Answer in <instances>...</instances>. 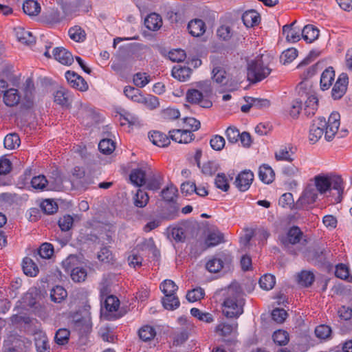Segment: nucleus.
<instances>
[{
    "mask_svg": "<svg viewBox=\"0 0 352 352\" xmlns=\"http://www.w3.org/2000/svg\"><path fill=\"white\" fill-rule=\"evenodd\" d=\"M120 306L119 299L113 296H109L104 302V307L109 312H113L118 310Z\"/></svg>",
    "mask_w": 352,
    "mask_h": 352,
    "instance_id": "54",
    "label": "nucleus"
},
{
    "mask_svg": "<svg viewBox=\"0 0 352 352\" xmlns=\"http://www.w3.org/2000/svg\"><path fill=\"white\" fill-rule=\"evenodd\" d=\"M67 296V291L62 287L57 285L50 292V297L54 302H60Z\"/></svg>",
    "mask_w": 352,
    "mask_h": 352,
    "instance_id": "46",
    "label": "nucleus"
},
{
    "mask_svg": "<svg viewBox=\"0 0 352 352\" xmlns=\"http://www.w3.org/2000/svg\"><path fill=\"white\" fill-rule=\"evenodd\" d=\"M69 337V330L66 328H61L56 332L54 340L58 345H65L68 343Z\"/></svg>",
    "mask_w": 352,
    "mask_h": 352,
    "instance_id": "42",
    "label": "nucleus"
},
{
    "mask_svg": "<svg viewBox=\"0 0 352 352\" xmlns=\"http://www.w3.org/2000/svg\"><path fill=\"white\" fill-rule=\"evenodd\" d=\"M318 193L312 184H309L303 190L302 195L296 202L298 208H307L314 204L318 199Z\"/></svg>",
    "mask_w": 352,
    "mask_h": 352,
    "instance_id": "8",
    "label": "nucleus"
},
{
    "mask_svg": "<svg viewBox=\"0 0 352 352\" xmlns=\"http://www.w3.org/2000/svg\"><path fill=\"white\" fill-rule=\"evenodd\" d=\"M177 189L173 186H168L163 189L161 192V195L164 201L171 203L170 208L172 212L170 214L167 215V217L170 219H174L177 216L178 207L175 204V200L177 198Z\"/></svg>",
    "mask_w": 352,
    "mask_h": 352,
    "instance_id": "10",
    "label": "nucleus"
},
{
    "mask_svg": "<svg viewBox=\"0 0 352 352\" xmlns=\"http://www.w3.org/2000/svg\"><path fill=\"white\" fill-rule=\"evenodd\" d=\"M23 10L26 14L34 16L40 13L41 6L36 1L26 0L23 4Z\"/></svg>",
    "mask_w": 352,
    "mask_h": 352,
    "instance_id": "37",
    "label": "nucleus"
},
{
    "mask_svg": "<svg viewBox=\"0 0 352 352\" xmlns=\"http://www.w3.org/2000/svg\"><path fill=\"white\" fill-rule=\"evenodd\" d=\"M258 177L263 183L269 184L274 180L275 173L271 166L263 164L259 167Z\"/></svg>",
    "mask_w": 352,
    "mask_h": 352,
    "instance_id": "30",
    "label": "nucleus"
},
{
    "mask_svg": "<svg viewBox=\"0 0 352 352\" xmlns=\"http://www.w3.org/2000/svg\"><path fill=\"white\" fill-rule=\"evenodd\" d=\"M231 260L230 254L222 253L219 254V258L209 260L206 264V267L210 272L217 273L223 268L224 261L230 263Z\"/></svg>",
    "mask_w": 352,
    "mask_h": 352,
    "instance_id": "16",
    "label": "nucleus"
},
{
    "mask_svg": "<svg viewBox=\"0 0 352 352\" xmlns=\"http://www.w3.org/2000/svg\"><path fill=\"white\" fill-rule=\"evenodd\" d=\"M187 28L191 36L199 37L205 33L206 25L201 19H194L188 22Z\"/></svg>",
    "mask_w": 352,
    "mask_h": 352,
    "instance_id": "19",
    "label": "nucleus"
},
{
    "mask_svg": "<svg viewBox=\"0 0 352 352\" xmlns=\"http://www.w3.org/2000/svg\"><path fill=\"white\" fill-rule=\"evenodd\" d=\"M160 288L164 294L162 299L164 308L168 310L178 308L180 305L179 300L176 296L178 287L175 282L170 279H166L160 284Z\"/></svg>",
    "mask_w": 352,
    "mask_h": 352,
    "instance_id": "4",
    "label": "nucleus"
},
{
    "mask_svg": "<svg viewBox=\"0 0 352 352\" xmlns=\"http://www.w3.org/2000/svg\"><path fill=\"white\" fill-rule=\"evenodd\" d=\"M204 295V290L201 287H198L188 292L186 298L189 302H193L203 298Z\"/></svg>",
    "mask_w": 352,
    "mask_h": 352,
    "instance_id": "60",
    "label": "nucleus"
},
{
    "mask_svg": "<svg viewBox=\"0 0 352 352\" xmlns=\"http://www.w3.org/2000/svg\"><path fill=\"white\" fill-rule=\"evenodd\" d=\"M314 279V274L310 271L302 270L298 274V283L306 287L311 286Z\"/></svg>",
    "mask_w": 352,
    "mask_h": 352,
    "instance_id": "40",
    "label": "nucleus"
},
{
    "mask_svg": "<svg viewBox=\"0 0 352 352\" xmlns=\"http://www.w3.org/2000/svg\"><path fill=\"white\" fill-rule=\"evenodd\" d=\"M168 133L173 141L179 144H188L195 139V135L188 129H173Z\"/></svg>",
    "mask_w": 352,
    "mask_h": 352,
    "instance_id": "14",
    "label": "nucleus"
},
{
    "mask_svg": "<svg viewBox=\"0 0 352 352\" xmlns=\"http://www.w3.org/2000/svg\"><path fill=\"white\" fill-rule=\"evenodd\" d=\"M242 21L247 28H252L258 25L261 21V16L256 11L250 10L243 14Z\"/></svg>",
    "mask_w": 352,
    "mask_h": 352,
    "instance_id": "26",
    "label": "nucleus"
},
{
    "mask_svg": "<svg viewBox=\"0 0 352 352\" xmlns=\"http://www.w3.org/2000/svg\"><path fill=\"white\" fill-rule=\"evenodd\" d=\"M149 200V197L145 191L138 189L136 194L133 197L134 205L138 208L145 207Z\"/></svg>",
    "mask_w": 352,
    "mask_h": 352,
    "instance_id": "43",
    "label": "nucleus"
},
{
    "mask_svg": "<svg viewBox=\"0 0 352 352\" xmlns=\"http://www.w3.org/2000/svg\"><path fill=\"white\" fill-rule=\"evenodd\" d=\"M190 314L197 318L199 320L210 323L213 322L214 318L211 314L201 311L199 309L193 307L190 309Z\"/></svg>",
    "mask_w": 352,
    "mask_h": 352,
    "instance_id": "47",
    "label": "nucleus"
},
{
    "mask_svg": "<svg viewBox=\"0 0 352 352\" xmlns=\"http://www.w3.org/2000/svg\"><path fill=\"white\" fill-rule=\"evenodd\" d=\"M294 147L291 144L281 146L274 153L276 161H285L292 162L294 157Z\"/></svg>",
    "mask_w": 352,
    "mask_h": 352,
    "instance_id": "18",
    "label": "nucleus"
},
{
    "mask_svg": "<svg viewBox=\"0 0 352 352\" xmlns=\"http://www.w3.org/2000/svg\"><path fill=\"white\" fill-rule=\"evenodd\" d=\"M16 37L19 41L25 45H31L35 43V37L32 34L23 28H14Z\"/></svg>",
    "mask_w": 352,
    "mask_h": 352,
    "instance_id": "28",
    "label": "nucleus"
},
{
    "mask_svg": "<svg viewBox=\"0 0 352 352\" xmlns=\"http://www.w3.org/2000/svg\"><path fill=\"white\" fill-rule=\"evenodd\" d=\"M275 283V276L270 274H264L259 280L260 287L267 291L272 289L274 287Z\"/></svg>",
    "mask_w": 352,
    "mask_h": 352,
    "instance_id": "48",
    "label": "nucleus"
},
{
    "mask_svg": "<svg viewBox=\"0 0 352 352\" xmlns=\"http://www.w3.org/2000/svg\"><path fill=\"white\" fill-rule=\"evenodd\" d=\"M270 56L261 54L248 63L247 78L251 83H256L266 78L271 73Z\"/></svg>",
    "mask_w": 352,
    "mask_h": 352,
    "instance_id": "2",
    "label": "nucleus"
},
{
    "mask_svg": "<svg viewBox=\"0 0 352 352\" xmlns=\"http://www.w3.org/2000/svg\"><path fill=\"white\" fill-rule=\"evenodd\" d=\"M210 144L212 149L219 151L224 148L226 141L223 136L214 135L211 138Z\"/></svg>",
    "mask_w": 352,
    "mask_h": 352,
    "instance_id": "61",
    "label": "nucleus"
},
{
    "mask_svg": "<svg viewBox=\"0 0 352 352\" xmlns=\"http://www.w3.org/2000/svg\"><path fill=\"white\" fill-rule=\"evenodd\" d=\"M245 299L240 293L235 292L228 295L223 303V313L227 318H239L243 313Z\"/></svg>",
    "mask_w": 352,
    "mask_h": 352,
    "instance_id": "3",
    "label": "nucleus"
},
{
    "mask_svg": "<svg viewBox=\"0 0 352 352\" xmlns=\"http://www.w3.org/2000/svg\"><path fill=\"white\" fill-rule=\"evenodd\" d=\"M144 25L149 30L157 31L162 26V19L157 13H151L145 18Z\"/></svg>",
    "mask_w": 352,
    "mask_h": 352,
    "instance_id": "25",
    "label": "nucleus"
},
{
    "mask_svg": "<svg viewBox=\"0 0 352 352\" xmlns=\"http://www.w3.org/2000/svg\"><path fill=\"white\" fill-rule=\"evenodd\" d=\"M186 54L182 49H174L168 52V58L173 62H182L186 59Z\"/></svg>",
    "mask_w": 352,
    "mask_h": 352,
    "instance_id": "63",
    "label": "nucleus"
},
{
    "mask_svg": "<svg viewBox=\"0 0 352 352\" xmlns=\"http://www.w3.org/2000/svg\"><path fill=\"white\" fill-rule=\"evenodd\" d=\"M223 234L218 230L210 232L206 239V244L208 247L216 246L223 242Z\"/></svg>",
    "mask_w": 352,
    "mask_h": 352,
    "instance_id": "39",
    "label": "nucleus"
},
{
    "mask_svg": "<svg viewBox=\"0 0 352 352\" xmlns=\"http://www.w3.org/2000/svg\"><path fill=\"white\" fill-rule=\"evenodd\" d=\"M205 175L212 176L218 170V164L214 161H208L199 167Z\"/></svg>",
    "mask_w": 352,
    "mask_h": 352,
    "instance_id": "56",
    "label": "nucleus"
},
{
    "mask_svg": "<svg viewBox=\"0 0 352 352\" xmlns=\"http://www.w3.org/2000/svg\"><path fill=\"white\" fill-rule=\"evenodd\" d=\"M124 94L128 98H130L131 100L138 103L142 96V94L138 89L131 86H126L124 87Z\"/></svg>",
    "mask_w": 352,
    "mask_h": 352,
    "instance_id": "53",
    "label": "nucleus"
},
{
    "mask_svg": "<svg viewBox=\"0 0 352 352\" xmlns=\"http://www.w3.org/2000/svg\"><path fill=\"white\" fill-rule=\"evenodd\" d=\"M138 333L140 339L144 342L151 341L156 336V330L155 327L149 324L142 326L139 329Z\"/></svg>",
    "mask_w": 352,
    "mask_h": 352,
    "instance_id": "33",
    "label": "nucleus"
},
{
    "mask_svg": "<svg viewBox=\"0 0 352 352\" xmlns=\"http://www.w3.org/2000/svg\"><path fill=\"white\" fill-rule=\"evenodd\" d=\"M116 148L115 142L111 139H103L98 144V149L105 155H109Z\"/></svg>",
    "mask_w": 352,
    "mask_h": 352,
    "instance_id": "49",
    "label": "nucleus"
},
{
    "mask_svg": "<svg viewBox=\"0 0 352 352\" xmlns=\"http://www.w3.org/2000/svg\"><path fill=\"white\" fill-rule=\"evenodd\" d=\"M254 180V174L250 170H243L236 177L234 184L241 192L248 190Z\"/></svg>",
    "mask_w": 352,
    "mask_h": 352,
    "instance_id": "12",
    "label": "nucleus"
},
{
    "mask_svg": "<svg viewBox=\"0 0 352 352\" xmlns=\"http://www.w3.org/2000/svg\"><path fill=\"white\" fill-rule=\"evenodd\" d=\"M236 327H237V324H235L234 325V324H228L226 322H221L216 327L215 331L219 336H230L232 333V332L235 329H236Z\"/></svg>",
    "mask_w": 352,
    "mask_h": 352,
    "instance_id": "50",
    "label": "nucleus"
},
{
    "mask_svg": "<svg viewBox=\"0 0 352 352\" xmlns=\"http://www.w3.org/2000/svg\"><path fill=\"white\" fill-rule=\"evenodd\" d=\"M335 80V71L332 67L326 68L321 74L320 85L322 90L329 89Z\"/></svg>",
    "mask_w": 352,
    "mask_h": 352,
    "instance_id": "22",
    "label": "nucleus"
},
{
    "mask_svg": "<svg viewBox=\"0 0 352 352\" xmlns=\"http://www.w3.org/2000/svg\"><path fill=\"white\" fill-rule=\"evenodd\" d=\"M78 260L75 255H69L62 262V267L65 272H70L72 279L74 282H82L85 280L87 272V270L82 267H76Z\"/></svg>",
    "mask_w": 352,
    "mask_h": 352,
    "instance_id": "6",
    "label": "nucleus"
},
{
    "mask_svg": "<svg viewBox=\"0 0 352 352\" xmlns=\"http://www.w3.org/2000/svg\"><path fill=\"white\" fill-rule=\"evenodd\" d=\"M212 73L213 80L220 85L221 89L219 91L220 93L232 91L236 89V85L229 80L226 72L223 67H215Z\"/></svg>",
    "mask_w": 352,
    "mask_h": 352,
    "instance_id": "7",
    "label": "nucleus"
},
{
    "mask_svg": "<svg viewBox=\"0 0 352 352\" xmlns=\"http://www.w3.org/2000/svg\"><path fill=\"white\" fill-rule=\"evenodd\" d=\"M163 178L159 172L151 171L146 180V188L149 190L157 191L162 186Z\"/></svg>",
    "mask_w": 352,
    "mask_h": 352,
    "instance_id": "21",
    "label": "nucleus"
},
{
    "mask_svg": "<svg viewBox=\"0 0 352 352\" xmlns=\"http://www.w3.org/2000/svg\"><path fill=\"white\" fill-rule=\"evenodd\" d=\"M349 85V76L346 73L340 74L331 90V96L334 100L340 99L346 92Z\"/></svg>",
    "mask_w": 352,
    "mask_h": 352,
    "instance_id": "9",
    "label": "nucleus"
},
{
    "mask_svg": "<svg viewBox=\"0 0 352 352\" xmlns=\"http://www.w3.org/2000/svg\"><path fill=\"white\" fill-rule=\"evenodd\" d=\"M38 254L43 258H50L54 254V246L50 243H43L38 249Z\"/></svg>",
    "mask_w": 352,
    "mask_h": 352,
    "instance_id": "58",
    "label": "nucleus"
},
{
    "mask_svg": "<svg viewBox=\"0 0 352 352\" xmlns=\"http://www.w3.org/2000/svg\"><path fill=\"white\" fill-rule=\"evenodd\" d=\"M215 186L217 188L227 192L230 188L228 179L224 173H218L214 180Z\"/></svg>",
    "mask_w": 352,
    "mask_h": 352,
    "instance_id": "57",
    "label": "nucleus"
},
{
    "mask_svg": "<svg viewBox=\"0 0 352 352\" xmlns=\"http://www.w3.org/2000/svg\"><path fill=\"white\" fill-rule=\"evenodd\" d=\"M205 88L202 91L196 89H189L186 94V101L190 104H199L204 108H210L212 103L208 97L211 94L212 89L210 85L205 82Z\"/></svg>",
    "mask_w": 352,
    "mask_h": 352,
    "instance_id": "5",
    "label": "nucleus"
},
{
    "mask_svg": "<svg viewBox=\"0 0 352 352\" xmlns=\"http://www.w3.org/2000/svg\"><path fill=\"white\" fill-rule=\"evenodd\" d=\"M54 102L62 107H69L72 102L70 92L65 88L60 87L54 94Z\"/></svg>",
    "mask_w": 352,
    "mask_h": 352,
    "instance_id": "20",
    "label": "nucleus"
},
{
    "mask_svg": "<svg viewBox=\"0 0 352 352\" xmlns=\"http://www.w3.org/2000/svg\"><path fill=\"white\" fill-rule=\"evenodd\" d=\"M340 116L338 112H333L328 118L318 117L313 121L309 132V141L311 144L316 143L324 134V138L330 142L336 134L340 124Z\"/></svg>",
    "mask_w": 352,
    "mask_h": 352,
    "instance_id": "1",
    "label": "nucleus"
},
{
    "mask_svg": "<svg viewBox=\"0 0 352 352\" xmlns=\"http://www.w3.org/2000/svg\"><path fill=\"white\" fill-rule=\"evenodd\" d=\"M19 136L16 133L8 134L3 140V144L7 149H14L20 145Z\"/></svg>",
    "mask_w": 352,
    "mask_h": 352,
    "instance_id": "45",
    "label": "nucleus"
},
{
    "mask_svg": "<svg viewBox=\"0 0 352 352\" xmlns=\"http://www.w3.org/2000/svg\"><path fill=\"white\" fill-rule=\"evenodd\" d=\"M19 91L14 88L7 89L3 94V102L6 106L14 107L20 101Z\"/></svg>",
    "mask_w": 352,
    "mask_h": 352,
    "instance_id": "29",
    "label": "nucleus"
},
{
    "mask_svg": "<svg viewBox=\"0 0 352 352\" xmlns=\"http://www.w3.org/2000/svg\"><path fill=\"white\" fill-rule=\"evenodd\" d=\"M273 340L278 345H285L289 340V333L284 330L279 329L276 331L272 336Z\"/></svg>",
    "mask_w": 352,
    "mask_h": 352,
    "instance_id": "52",
    "label": "nucleus"
},
{
    "mask_svg": "<svg viewBox=\"0 0 352 352\" xmlns=\"http://www.w3.org/2000/svg\"><path fill=\"white\" fill-rule=\"evenodd\" d=\"M52 53L54 59L62 65L69 66L74 62V57L72 53L64 47H55Z\"/></svg>",
    "mask_w": 352,
    "mask_h": 352,
    "instance_id": "17",
    "label": "nucleus"
},
{
    "mask_svg": "<svg viewBox=\"0 0 352 352\" xmlns=\"http://www.w3.org/2000/svg\"><path fill=\"white\" fill-rule=\"evenodd\" d=\"M69 38L75 42L81 43L86 39V33L80 26L75 25L69 29Z\"/></svg>",
    "mask_w": 352,
    "mask_h": 352,
    "instance_id": "38",
    "label": "nucleus"
},
{
    "mask_svg": "<svg viewBox=\"0 0 352 352\" xmlns=\"http://www.w3.org/2000/svg\"><path fill=\"white\" fill-rule=\"evenodd\" d=\"M331 333V329L329 326L326 324H320L316 327L315 334L317 338L320 340H325L330 337Z\"/></svg>",
    "mask_w": 352,
    "mask_h": 352,
    "instance_id": "59",
    "label": "nucleus"
},
{
    "mask_svg": "<svg viewBox=\"0 0 352 352\" xmlns=\"http://www.w3.org/2000/svg\"><path fill=\"white\" fill-rule=\"evenodd\" d=\"M31 186L33 189H34L36 192H42L45 190H48V181L45 175H39L37 176H34L31 179L30 182Z\"/></svg>",
    "mask_w": 352,
    "mask_h": 352,
    "instance_id": "32",
    "label": "nucleus"
},
{
    "mask_svg": "<svg viewBox=\"0 0 352 352\" xmlns=\"http://www.w3.org/2000/svg\"><path fill=\"white\" fill-rule=\"evenodd\" d=\"M65 77L69 86L75 89L83 92L86 91L89 89V86L86 80L75 72H66Z\"/></svg>",
    "mask_w": 352,
    "mask_h": 352,
    "instance_id": "11",
    "label": "nucleus"
},
{
    "mask_svg": "<svg viewBox=\"0 0 352 352\" xmlns=\"http://www.w3.org/2000/svg\"><path fill=\"white\" fill-rule=\"evenodd\" d=\"M303 232L297 226L290 227L285 236L281 237L280 241L284 245H296L301 241Z\"/></svg>",
    "mask_w": 352,
    "mask_h": 352,
    "instance_id": "15",
    "label": "nucleus"
},
{
    "mask_svg": "<svg viewBox=\"0 0 352 352\" xmlns=\"http://www.w3.org/2000/svg\"><path fill=\"white\" fill-rule=\"evenodd\" d=\"M314 184H313L318 193L324 194L331 188V182L330 179L324 175H316L314 178Z\"/></svg>",
    "mask_w": 352,
    "mask_h": 352,
    "instance_id": "24",
    "label": "nucleus"
},
{
    "mask_svg": "<svg viewBox=\"0 0 352 352\" xmlns=\"http://www.w3.org/2000/svg\"><path fill=\"white\" fill-rule=\"evenodd\" d=\"M319 36V30L313 25H307L302 30V38L307 43H312L318 38Z\"/></svg>",
    "mask_w": 352,
    "mask_h": 352,
    "instance_id": "35",
    "label": "nucleus"
},
{
    "mask_svg": "<svg viewBox=\"0 0 352 352\" xmlns=\"http://www.w3.org/2000/svg\"><path fill=\"white\" fill-rule=\"evenodd\" d=\"M148 138L154 145L160 147H165L170 144V136L160 131H155L150 133Z\"/></svg>",
    "mask_w": 352,
    "mask_h": 352,
    "instance_id": "27",
    "label": "nucleus"
},
{
    "mask_svg": "<svg viewBox=\"0 0 352 352\" xmlns=\"http://www.w3.org/2000/svg\"><path fill=\"white\" fill-rule=\"evenodd\" d=\"M43 20L49 25H54L60 22L61 16L58 10L52 9L44 14Z\"/></svg>",
    "mask_w": 352,
    "mask_h": 352,
    "instance_id": "51",
    "label": "nucleus"
},
{
    "mask_svg": "<svg viewBox=\"0 0 352 352\" xmlns=\"http://www.w3.org/2000/svg\"><path fill=\"white\" fill-rule=\"evenodd\" d=\"M171 73L174 78L179 81H186L190 78L192 70L187 67L174 66Z\"/></svg>",
    "mask_w": 352,
    "mask_h": 352,
    "instance_id": "34",
    "label": "nucleus"
},
{
    "mask_svg": "<svg viewBox=\"0 0 352 352\" xmlns=\"http://www.w3.org/2000/svg\"><path fill=\"white\" fill-rule=\"evenodd\" d=\"M146 172L143 168H134L131 171L129 179L133 185L141 187L146 184Z\"/></svg>",
    "mask_w": 352,
    "mask_h": 352,
    "instance_id": "23",
    "label": "nucleus"
},
{
    "mask_svg": "<svg viewBox=\"0 0 352 352\" xmlns=\"http://www.w3.org/2000/svg\"><path fill=\"white\" fill-rule=\"evenodd\" d=\"M139 103L143 104L148 109L153 110L160 106V102L157 97L153 95H142Z\"/></svg>",
    "mask_w": 352,
    "mask_h": 352,
    "instance_id": "44",
    "label": "nucleus"
},
{
    "mask_svg": "<svg viewBox=\"0 0 352 352\" xmlns=\"http://www.w3.org/2000/svg\"><path fill=\"white\" fill-rule=\"evenodd\" d=\"M282 173L285 177L295 178L301 176L300 169L294 164L287 165L283 168Z\"/></svg>",
    "mask_w": 352,
    "mask_h": 352,
    "instance_id": "55",
    "label": "nucleus"
},
{
    "mask_svg": "<svg viewBox=\"0 0 352 352\" xmlns=\"http://www.w3.org/2000/svg\"><path fill=\"white\" fill-rule=\"evenodd\" d=\"M74 223L73 217L69 214L64 215L63 217L60 218L58 224L62 231H68L69 230Z\"/></svg>",
    "mask_w": 352,
    "mask_h": 352,
    "instance_id": "64",
    "label": "nucleus"
},
{
    "mask_svg": "<svg viewBox=\"0 0 352 352\" xmlns=\"http://www.w3.org/2000/svg\"><path fill=\"white\" fill-rule=\"evenodd\" d=\"M72 324L74 329L80 335L88 333L92 327L91 317L88 314L85 316H75Z\"/></svg>",
    "mask_w": 352,
    "mask_h": 352,
    "instance_id": "13",
    "label": "nucleus"
},
{
    "mask_svg": "<svg viewBox=\"0 0 352 352\" xmlns=\"http://www.w3.org/2000/svg\"><path fill=\"white\" fill-rule=\"evenodd\" d=\"M295 21L290 25H285L283 27V32L286 34V39L291 43H296L300 41V36L298 31L292 28Z\"/></svg>",
    "mask_w": 352,
    "mask_h": 352,
    "instance_id": "41",
    "label": "nucleus"
},
{
    "mask_svg": "<svg viewBox=\"0 0 352 352\" xmlns=\"http://www.w3.org/2000/svg\"><path fill=\"white\" fill-rule=\"evenodd\" d=\"M22 268L25 274L34 277L39 272L37 265L30 257H25L22 261Z\"/></svg>",
    "mask_w": 352,
    "mask_h": 352,
    "instance_id": "31",
    "label": "nucleus"
},
{
    "mask_svg": "<svg viewBox=\"0 0 352 352\" xmlns=\"http://www.w3.org/2000/svg\"><path fill=\"white\" fill-rule=\"evenodd\" d=\"M41 208L43 211L47 214L55 213L58 210V206L56 202L52 200L45 199L41 204Z\"/></svg>",
    "mask_w": 352,
    "mask_h": 352,
    "instance_id": "62",
    "label": "nucleus"
},
{
    "mask_svg": "<svg viewBox=\"0 0 352 352\" xmlns=\"http://www.w3.org/2000/svg\"><path fill=\"white\" fill-rule=\"evenodd\" d=\"M318 100L316 96L311 95L305 101L304 113L307 117L313 116L318 109Z\"/></svg>",
    "mask_w": 352,
    "mask_h": 352,
    "instance_id": "36",
    "label": "nucleus"
}]
</instances>
